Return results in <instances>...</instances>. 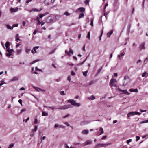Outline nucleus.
Instances as JSON below:
<instances>
[{
    "instance_id": "obj_1",
    "label": "nucleus",
    "mask_w": 148,
    "mask_h": 148,
    "mask_svg": "<svg viewBox=\"0 0 148 148\" xmlns=\"http://www.w3.org/2000/svg\"><path fill=\"white\" fill-rule=\"evenodd\" d=\"M67 101L71 103L72 105L75 106L77 107H79L80 104L79 103H76L75 100L69 99L67 100Z\"/></svg>"
},
{
    "instance_id": "obj_2",
    "label": "nucleus",
    "mask_w": 148,
    "mask_h": 148,
    "mask_svg": "<svg viewBox=\"0 0 148 148\" xmlns=\"http://www.w3.org/2000/svg\"><path fill=\"white\" fill-rule=\"evenodd\" d=\"M141 114L140 113L138 112H129L127 114V116L128 117H130L131 116H134L135 115H140Z\"/></svg>"
},
{
    "instance_id": "obj_3",
    "label": "nucleus",
    "mask_w": 148,
    "mask_h": 148,
    "mask_svg": "<svg viewBox=\"0 0 148 148\" xmlns=\"http://www.w3.org/2000/svg\"><path fill=\"white\" fill-rule=\"evenodd\" d=\"M71 105L69 104L68 105H65L63 106H61L58 109L60 110H64L72 108Z\"/></svg>"
},
{
    "instance_id": "obj_4",
    "label": "nucleus",
    "mask_w": 148,
    "mask_h": 148,
    "mask_svg": "<svg viewBox=\"0 0 148 148\" xmlns=\"http://www.w3.org/2000/svg\"><path fill=\"white\" fill-rule=\"evenodd\" d=\"M130 82V79L129 77L125 76L124 79V82L123 84V85L124 86H126Z\"/></svg>"
},
{
    "instance_id": "obj_5",
    "label": "nucleus",
    "mask_w": 148,
    "mask_h": 148,
    "mask_svg": "<svg viewBox=\"0 0 148 148\" xmlns=\"http://www.w3.org/2000/svg\"><path fill=\"white\" fill-rule=\"evenodd\" d=\"M116 90L120 92H121V94H125L127 95H129L130 94V93L129 92H128L127 91V90H122L119 88H118L116 89Z\"/></svg>"
},
{
    "instance_id": "obj_6",
    "label": "nucleus",
    "mask_w": 148,
    "mask_h": 148,
    "mask_svg": "<svg viewBox=\"0 0 148 148\" xmlns=\"http://www.w3.org/2000/svg\"><path fill=\"white\" fill-rule=\"evenodd\" d=\"M36 20L38 22V23H37V25H38L41 24V26H42L45 24V22L43 21L41 22L40 21L39 17L38 16H37L36 18Z\"/></svg>"
},
{
    "instance_id": "obj_7",
    "label": "nucleus",
    "mask_w": 148,
    "mask_h": 148,
    "mask_svg": "<svg viewBox=\"0 0 148 148\" xmlns=\"http://www.w3.org/2000/svg\"><path fill=\"white\" fill-rule=\"evenodd\" d=\"M54 20L53 17L49 16L46 19V21L47 23H50L52 22Z\"/></svg>"
},
{
    "instance_id": "obj_8",
    "label": "nucleus",
    "mask_w": 148,
    "mask_h": 148,
    "mask_svg": "<svg viewBox=\"0 0 148 148\" xmlns=\"http://www.w3.org/2000/svg\"><path fill=\"white\" fill-rule=\"evenodd\" d=\"M90 123V121H81L80 123V125L81 126L86 125Z\"/></svg>"
},
{
    "instance_id": "obj_9",
    "label": "nucleus",
    "mask_w": 148,
    "mask_h": 148,
    "mask_svg": "<svg viewBox=\"0 0 148 148\" xmlns=\"http://www.w3.org/2000/svg\"><path fill=\"white\" fill-rule=\"evenodd\" d=\"M78 10H79L80 12L83 13L85 12V9L83 7H80L77 9L76 12H78Z\"/></svg>"
},
{
    "instance_id": "obj_10",
    "label": "nucleus",
    "mask_w": 148,
    "mask_h": 148,
    "mask_svg": "<svg viewBox=\"0 0 148 148\" xmlns=\"http://www.w3.org/2000/svg\"><path fill=\"white\" fill-rule=\"evenodd\" d=\"M34 88L38 92L40 91H43V92H45V90H42L40 88H39L36 87H34Z\"/></svg>"
},
{
    "instance_id": "obj_11",
    "label": "nucleus",
    "mask_w": 148,
    "mask_h": 148,
    "mask_svg": "<svg viewBox=\"0 0 148 148\" xmlns=\"http://www.w3.org/2000/svg\"><path fill=\"white\" fill-rule=\"evenodd\" d=\"M116 82L117 81L116 79H112L110 81V85H112V86H114V83H116Z\"/></svg>"
},
{
    "instance_id": "obj_12",
    "label": "nucleus",
    "mask_w": 148,
    "mask_h": 148,
    "mask_svg": "<svg viewBox=\"0 0 148 148\" xmlns=\"http://www.w3.org/2000/svg\"><path fill=\"white\" fill-rule=\"evenodd\" d=\"M92 142L90 140H87L85 142L83 143V145L84 146L90 144Z\"/></svg>"
},
{
    "instance_id": "obj_13",
    "label": "nucleus",
    "mask_w": 148,
    "mask_h": 148,
    "mask_svg": "<svg viewBox=\"0 0 148 148\" xmlns=\"http://www.w3.org/2000/svg\"><path fill=\"white\" fill-rule=\"evenodd\" d=\"M18 8L17 7L16 8H10L11 11L13 12H17L18 11Z\"/></svg>"
},
{
    "instance_id": "obj_14",
    "label": "nucleus",
    "mask_w": 148,
    "mask_h": 148,
    "mask_svg": "<svg viewBox=\"0 0 148 148\" xmlns=\"http://www.w3.org/2000/svg\"><path fill=\"white\" fill-rule=\"evenodd\" d=\"M39 46H36L34 47V48L33 49H32L31 51L32 53H36V49H38L39 48Z\"/></svg>"
},
{
    "instance_id": "obj_15",
    "label": "nucleus",
    "mask_w": 148,
    "mask_h": 148,
    "mask_svg": "<svg viewBox=\"0 0 148 148\" xmlns=\"http://www.w3.org/2000/svg\"><path fill=\"white\" fill-rule=\"evenodd\" d=\"M145 48V43H144L141 44L140 46L139 49L140 50L143 49H144Z\"/></svg>"
},
{
    "instance_id": "obj_16",
    "label": "nucleus",
    "mask_w": 148,
    "mask_h": 148,
    "mask_svg": "<svg viewBox=\"0 0 148 148\" xmlns=\"http://www.w3.org/2000/svg\"><path fill=\"white\" fill-rule=\"evenodd\" d=\"M113 30H111L109 32L107 33V36L108 37H110V35L113 33Z\"/></svg>"
},
{
    "instance_id": "obj_17",
    "label": "nucleus",
    "mask_w": 148,
    "mask_h": 148,
    "mask_svg": "<svg viewBox=\"0 0 148 148\" xmlns=\"http://www.w3.org/2000/svg\"><path fill=\"white\" fill-rule=\"evenodd\" d=\"M89 131L88 130H84L81 132L82 134H88Z\"/></svg>"
},
{
    "instance_id": "obj_18",
    "label": "nucleus",
    "mask_w": 148,
    "mask_h": 148,
    "mask_svg": "<svg viewBox=\"0 0 148 148\" xmlns=\"http://www.w3.org/2000/svg\"><path fill=\"white\" fill-rule=\"evenodd\" d=\"M129 91L131 92H138V90L137 89H133L132 88L130 89Z\"/></svg>"
},
{
    "instance_id": "obj_19",
    "label": "nucleus",
    "mask_w": 148,
    "mask_h": 148,
    "mask_svg": "<svg viewBox=\"0 0 148 148\" xmlns=\"http://www.w3.org/2000/svg\"><path fill=\"white\" fill-rule=\"evenodd\" d=\"M102 144H98L96 145L94 148H97L99 147H102Z\"/></svg>"
},
{
    "instance_id": "obj_20",
    "label": "nucleus",
    "mask_w": 148,
    "mask_h": 148,
    "mask_svg": "<svg viewBox=\"0 0 148 148\" xmlns=\"http://www.w3.org/2000/svg\"><path fill=\"white\" fill-rule=\"evenodd\" d=\"M88 99L90 100H93L95 99V97L94 95H92L90 97H89L88 98Z\"/></svg>"
},
{
    "instance_id": "obj_21",
    "label": "nucleus",
    "mask_w": 148,
    "mask_h": 148,
    "mask_svg": "<svg viewBox=\"0 0 148 148\" xmlns=\"http://www.w3.org/2000/svg\"><path fill=\"white\" fill-rule=\"evenodd\" d=\"M18 78L17 77L15 76L13 77L11 79V81H14L18 80Z\"/></svg>"
},
{
    "instance_id": "obj_22",
    "label": "nucleus",
    "mask_w": 148,
    "mask_h": 148,
    "mask_svg": "<svg viewBox=\"0 0 148 148\" xmlns=\"http://www.w3.org/2000/svg\"><path fill=\"white\" fill-rule=\"evenodd\" d=\"M40 61V60L39 59L36 60H34V61L33 62H31L30 63V64L31 65L32 64H34V63L37 62L39 61Z\"/></svg>"
},
{
    "instance_id": "obj_23",
    "label": "nucleus",
    "mask_w": 148,
    "mask_h": 148,
    "mask_svg": "<svg viewBox=\"0 0 148 148\" xmlns=\"http://www.w3.org/2000/svg\"><path fill=\"white\" fill-rule=\"evenodd\" d=\"M10 45V43L8 41L6 42V43L5 44V47H6V49H7L9 48V47Z\"/></svg>"
},
{
    "instance_id": "obj_24",
    "label": "nucleus",
    "mask_w": 148,
    "mask_h": 148,
    "mask_svg": "<svg viewBox=\"0 0 148 148\" xmlns=\"http://www.w3.org/2000/svg\"><path fill=\"white\" fill-rule=\"evenodd\" d=\"M48 115V113L47 112H46L45 111H43L42 112V116H47Z\"/></svg>"
},
{
    "instance_id": "obj_25",
    "label": "nucleus",
    "mask_w": 148,
    "mask_h": 148,
    "mask_svg": "<svg viewBox=\"0 0 148 148\" xmlns=\"http://www.w3.org/2000/svg\"><path fill=\"white\" fill-rule=\"evenodd\" d=\"M125 50L124 49H123L121 51V53L120 54L121 56H124L125 55Z\"/></svg>"
},
{
    "instance_id": "obj_26",
    "label": "nucleus",
    "mask_w": 148,
    "mask_h": 148,
    "mask_svg": "<svg viewBox=\"0 0 148 148\" xmlns=\"http://www.w3.org/2000/svg\"><path fill=\"white\" fill-rule=\"evenodd\" d=\"M7 51L9 53H12L14 51V50L13 49H7Z\"/></svg>"
},
{
    "instance_id": "obj_27",
    "label": "nucleus",
    "mask_w": 148,
    "mask_h": 148,
    "mask_svg": "<svg viewBox=\"0 0 148 148\" xmlns=\"http://www.w3.org/2000/svg\"><path fill=\"white\" fill-rule=\"evenodd\" d=\"M84 14L82 13L80 14L79 16V18L80 19L82 18H83L84 17Z\"/></svg>"
},
{
    "instance_id": "obj_28",
    "label": "nucleus",
    "mask_w": 148,
    "mask_h": 148,
    "mask_svg": "<svg viewBox=\"0 0 148 148\" xmlns=\"http://www.w3.org/2000/svg\"><path fill=\"white\" fill-rule=\"evenodd\" d=\"M6 26H7V28L8 29H9L10 30H12L13 29V27H11L9 25H6Z\"/></svg>"
},
{
    "instance_id": "obj_29",
    "label": "nucleus",
    "mask_w": 148,
    "mask_h": 148,
    "mask_svg": "<svg viewBox=\"0 0 148 148\" xmlns=\"http://www.w3.org/2000/svg\"><path fill=\"white\" fill-rule=\"evenodd\" d=\"M34 132L33 129L32 130V131L30 134V135L31 137H33L34 135Z\"/></svg>"
},
{
    "instance_id": "obj_30",
    "label": "nucleus",
    "mask_w": 148,
    "mask_h": 148,
    "mask_svg": "<svg viewBox=\"0 0 148 148\" xmlns=\"http://www.w3.org/2000/svg\"><path fill=\"white\" fill-rule=\"evenodd\" d=\"M99 130L101 131L100 133L99 134V135H100L103 133L104 131L103 129L101 127L100 128Z\"/></svg>"
},
{
    "instance_id": "obj_31",
    "label": "nucleus",
    "mask_w": 148,
    "mask_h": 148,
    "mask_svg": "<svg viewBox=\"0 0 148 148\" xmlns=\"http://www.w3.org/2000/svg\"><path fill=\"white\" fill-rule=\"evenodd\" d=\"M88 71L87 70L84 72H83V75L85 77L86 76H87V74L88 73Z\"/></svg>"
},
{
    "instance_id": "obj_32",
    "label": "nucleus",
    "mask_w": 148,
    "mask_h": 148,
    "mask_svg": "<svg viewBox=\"0 0 148 148\" xmlns=\"http://www.w3.org/2000/svg\"><path fill=\"white\" fill-rule=\"evenodd\" d=\"M90 25L92 26H93V18H91L90 19Z\"/></svg>"
},
{
    "instance_id": "obj_33",
    "label": "nucleus",
    "mask_w": 148,
    "mask_h": 148,
    "mask_svg": "<svg viewBox=\"0 0 148 148\" xmlns=\"http://www.w3.org/2000/svg\"><path fill=\"white\" fill-rule=\"evenodd\" d=\"M30 51V49H29L27 48H26L25 49V52H26L27 53H28Z\"/></svg>"
},
{
    "instance_id": "obj_34",
    "label": "nucleus",
    "mask_w": 148,
    "mask_h": 148,
    "mask_svg": "<svg viewBox=\"0 0 148 148\" xmlns=\"http://www.w3.org/2000/svg\"><path fill=\"white\" fill-rule=\"evenodd\" d=\"M118 0H114V2L113 3V5L114 6H116L117 5Z\"/></svg>"
},
{
    "instance_id": "obj_35",
    "label": "nucleus",
    "mask_w": 148,
    "mask_h": 148,
    "mask_svg": "<svg viewBox=\"0 0 148 148\" xmlns=\"http://www.w3.org/2000/svg\"><path fill=\"white\" fill-rule=\"evenodd\" d=\"M96 82L95 81L92 80L89 83V85H91L93 84L94 83Z\"/></svg>"
},
{
    "instance_id": "obj_36",
    "label": "nucleus",
    "mask_w": 148,
    "mask_h": 148,
    "mask_svg": "<svg viewBox=\"0 0 148 148\" xmlns=\"http://www.w3.org/2000/svg\"><path fill=\"white\" fill-rule=\"evenodd\" d=\"M42 10V9H41L40 10H39L38 9H36V8H33L32 9L33 11L39 12L40 11H41Z\"/></svg>"
},
{
    "instance_id": "obj_37",
    "label": "nucleus",
    "mask_w": 148,
    "mask_h": 148,
    "mask_svg": "<svg viewBox=\"0 0 148 148\" xmlns=\"http://www.w3.org/2000/svg\"><path fill=\"white\" fill-rule=\"evenodd\" d=\"M102 145L103 147H106L109 145L110 144L108 143H106V144H102Z\"/></svg>"
},
{
    "instance_id": "obj_38",
    "label": "nucleus",
    "mask_w": 148,
    "mask_h": 148,
    "mask_svg": "<svg viewBox=\"0 0 148 148\" xmlns=\"http://www.w3.org/2000/svg\"><path fill=\"white\" fill-rule=\"evenodd\" d=\"M22 51L21 49H18L17 50V53L18 54H19Z\"/></svg>"
},
{
    "instance_id": "obj_39",
    "label": "nucleus",
    "mask_w": 148,
    "mask_h": 148,
    "mask_svg": "<svg viewBox=\"0 0 148 148\" xmlns=\"http://www.w3.org/2000/svg\"><path fill=\"white\" fill-rule=\"evenodd\" d=\"M60 95H65L64 91H62L60 92Z\"/></svg>"
},
{
    "instance_id": "obj_40",
    "label": "nucleus",
    "mask_w": 148,
    "mask_h": 148,
    "mask_svg": "<svg viewBox=\"0 0 148 148\" xmlns=\"http://www.w3.org/2000/svg\"><path fill=\"white\" fill-rule=\"evenodd\" d=\"M60 17V16L59 15H57L56 16V18L57 20H58Z\"/></svg>"
},
{
    "instance_id": "obj_41",
    "label": "nucleus",
    "mask_w": 148,
    "mask_h": 148,
    "mask_svg": "<svg viewBox=\"0 0 148 148\" xmlns=\"http://www.w3.org/2000/svg\"><path fill=\"white\" fill-rule=\"evenodd\" d=\"M148 122V119L146 120L143 121L140 123V124L145 123Z\"/></svg>"
},
{
    "instance_id": "obj_42",
    "label": "nucleus",
    "mask_w": 148,
    "mask_h": 148,
    "mask_svg": "<svg viewBox=\"0 0 148 148\" xmlns=\"http://www.w3.org/2000/svg\"><path fill=\"white\" fill-rule=\"evenodd\" d=\"M64 15L68 16L70 15V14L69 13L67 12H66L64 13Z\"/></svg>"
},
{
    "instance_id": "obj_43",
    "label": "nucleus",
    "mask_w": 148,
    "mask_h": 148,
    "mask_svg": "<svg viewBox=\"0 0 148 148\" xmlns=\"http://www.w3.org/2000/svg\"><path fill=\"white\" fill-rule=\"evenodd\" d=\"M90 32H88L87 36V38H88L89 39H90Z\"/></svg>"
},
{
    "instance_id": "obj_44",
    "label": "nucleus",
    "mask_w": 148,
    "mask_h": 148,
    "mask_svg": "<svg viewBox=\"0 0 148 148\" xmlns=\"http://www.w3.org/2000/svg\"><path fill=\"white\" fill-rule=\"evenodd\" d=\"M37 129H38V126L37 125H35V127H34V129H33L34 131V132H36L37 130Z\"/></svg>"
},
{
    "instance_id": "obj_45",
    "label": "nucleus",
    "mask_w": 148,
    "mask_h": 148,
    "mask_svg": "<svg viewBox=\"0 0 148 148\" xmlns=\"http://www.w3.org/2000/svg\"><path fill=\"white\" fill-rule=\"evenodd\" d=\"M26 110L25 108H23L21 110V112L20 114H21L23 112L25 111Z\"/></svg>"
},
{
    "instance_id": "obj_46",
    "label": "nucleus",
    "mask_w": 148,
    "mask_h": 148,
    "mask_svg": "<svg viewBox=\"0 0 148 148\" xmlns=\"http://www.w3.org/2000/svg\"><path fill=\"white\" fill-rule=\"evenodd\" d=\"M69 53L70 54L71 53L72 55H73V51L71 49H70V51H69Z\"/></svg>"
},
{
    "instance_id": "obj_47",
    "label": "nucleus",
    "mask_w": 148,
    "mask_h": 148,
    "mask_svg": "<svg viewBox=\"0 0 148 148\" xmlns=\"http://www.w3.org/2000/svg\"><path fill=\"white\" fill-rule=\"evenodd\" d=\"M39 17V18H42L43 16V15L42 14H40L39 16H38Z\"/></svg>"
},
{
    "instance_id": "obj_48",
    "label": "nucleus",
    "mask_w": 148,
    "mask_h": 148,
    "mask_svg": "<svg viewBox=\"0 0 148 148\" xmlns=\"http://www.w3.org/2000/svg\"><path fill=\"white\" fill-rule=\"evenodd\" d=\"M71 76L70 75H69L68 76V78H67V80H68L69 81V82H71Z\"/></svg>"
},
{
    "instance_id": "obj_49",
    "label": "nucleus",
    "mask_w": 148,
    "mask_h": 148,
    "mask_svg": "<svg viewBox=\"0 0 148 148\" xmlns=\"http://www.w3.org/2000/svg\"><path fill=\"white\" fill-rule=\"evenodd\" d=\"M65 52L69 56H71V55H70V54H69V52H68L66 50H65Z\"/></svg>"
},
{
    "instance_id": "obj_50",
    "label": "nucleus",
    "mask_w": 148,
    "mask_h": 148,
    "mask_svg": "<svg viewBox=\"0 0 148 148\" xmlns=\"http://www.w3.org/2000/svg\"><path fill=\"white\" fill-rule=\"evenodd\" d=\"M14 144H10L8 147V148H11L13 147L14 146Z\"/></svg>"
},
{
    "instance_id": "obj_51",
    "label": "nucleus",
    "mask_w": 148,
    "mask_h": 148,
    "mask_svg": "<svg viewBox=\"0 0 148 148\" xmlns=\"http://www.w3.org/2000/svg\"><path fill=\"white\" fill-rule=\"evenodd\" d=\"M38 120H37V119H36V118L35 119L34 123L35 124H36L38 123Z\"/></svg>"
},
{
    "instance_id": "obj_52",
    "label": "nucleus",
    "mask_w": 148,
    "mask_h": 148,
    "mask_svg": "<svg viewBox=\"0 0 148 148\" xmlns=\"http://www.w3.org/2000/svg\"><path fill=\"white\" fill-rule=\"evenodd\" d=\"M84 62H83L81 63H79L78 64H77V66H80L81 65H82L83 64H84Z\"/></svg>"
},
{
    "instance_id": "obj_53",
    "label": "nucleus",
    "mask_w": 148,
    "mask_h": 148,
    "mask_svg": "<svg viewBox=\"0 0 148 148\" xmlns=\"http://www.w3.org/2000/svg\"><path fill=\"white\" fill-rule=\"evenodd\" d=\"M11 55V53H6V56L7 57H10Z\"/></svg>"
},
{
    "instance_id": "obj_54",
    "label": "nucleus",
    "mask_w": 148,
    "mask_h": 148,
    "mask_svg": "<svg viewBox=\"0 0 148 148\" xmlns=\"http://www.w3.org/2000/svg\"><path fill=\"white\" fill-rule=\"evenodd\" d=\"M103 29L102 30V31H101V33L100 36V37H99V40H101V36H102V34H103Z\"/></svg>"
},
{
    "instance_id": "obj_55",
    "label": "nucleus",
    "mask_w": 148,
    "mask_h": 148,
    "mask_svg": "<svg viewBox=\"0 0 148 148\" xmlns=\"http://www.w3.org/2000/svg\"><path fill=\"white\" fill-rule=\"evenodd\" d=\"M147 74V72H144L142 75V77H145L146 75Z\"/></svg>"
},
{
    "instance_id": "obj_56",
    "label": "nucleus",
    "mask_w": 148,
    "mask_h": 148,
    "mask_svg": "<svg viewBox=\"0 0 148 148\" xmlns=\"http://www.w3.org/2000/svg\"><path fill=\"white\" fill-rule=\"evenodd\" d=\"M140 137L138 136H137L136 137V141H137L138 140L140 139Z\"/></svg>"
},
{
    "instance_id": "obj_57",
    "label": "nucleus",
    "mask_w": 148,
    "mask_h": 148,
    "mask_svg": "<svg viewBox=\"0 0 148 148\" xmlns=\"http://www.w3.org/2000/svg\"><path fill=\"white\" fill-rule=\"evenodd\" d=\"M29 119V117H28L26 120H23V121H25V122H27V121Z\"/></svg>"
},
{
    "instance_id": "obj_58",
    "label": "nucleus",
    "mask_w": 148,
    "mask_h": 148,
    "mask_svg": "<svg viewBox=\"0 0 148 148\" xmlns=\"http://www.w3.org/2000/svg\"><path fill=\"white\" fill-rule=\"evenodd\" d=\"M64 147L65 148H69V147L67 145L66 143H65L64 145Z\"/></svg>"
},
{
    "instance_id": "obj_59",
    "label": "nucleus",
    "mask_w": 148,
    "mask_h": 148,
    "mask_svg": "<svg viewBox=\"0 0 148 148\" xmlns=\"http://www.w3.org/2000/svg\"><path fill=\"white\" fill-rule=\"evenodd\" d=\"M102 69V68H101L100 69H99L98 71V72L97 73V74H98L101 71V70Z\"/></svg>"
},
{
    "instance_id": "obj_60",
    "label": "nucleus",
    "mask_w": 148,
    "mask_h": 148,
    "mask_svg": "<svg viewBox=\"0 0 148 148\" xmlns=\"http://www.w3.org/2000/svg\"><path fill=\"white\" fill-rule=\"evenodd\" d=\"M71 74L72 75L74 76L75 75V73L73 71H72L71 73Z\"/></svg>"
},
{
    "instance_id": "obj_61",
    "label": "nucleus",
    "mask_w": 148,
    "mask_h": 148,
    "mask_svg": "<svg viewBox=\"0 0 148 148\" xmlns=\"http://www.w3.org/2000/svg\"><path fill=\"white\" fill-rule=\"evenodd\" d=\"M131 141H132L131 139H129L127 141V144H129Z\"/></svg>"
},
{
    "instance_id": "obj_62",
    "label": "nucleus",
    "mask_w": 148,
    "mask_h": 148,
    "mask_svg": "<svg viewBox=\"0 0 148 148\" xmlns=\"http://www.w3.org/2000/svg\"><path fill=\"white\" fill-rule=\"evenodd\" d=\"M36 71H41L42 70L41 69H39L37 67H36L35 68Z\"/></svg>"
},
{
    "instance_id": "obj_63",
    "label": "nucleus",
    "mask_w": 148,
    "mask_h": 148,
    "mask_svg": "<svg viewBox=\"0 0 148 148\" xmlns=\"http://www.w3.org/2000/svg\"><path fill=\"white\" fill-rule=\"evenodd\" d=\"M102 22V18L101 17L99 20V23L100 24L101 23V22Z\"/></svg>"
},
{
    "instance_id": "obj_64",
    "label": "nucleus",
    "mask_w": 148,
    "mask_h": 148,
    "mask_svg": "<svg viewBox=\"0 0 148 148\" xmlns=\"http://www.w3.org/2000/svg\"><path fill=\"white\" fill-rule=\"evenodd\" d=\"M42 141L41 140H38V145L40 144L41 143H42Z\"/></svg>"
}]
</instances>
